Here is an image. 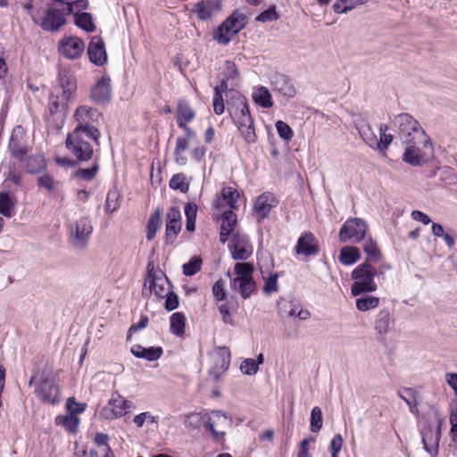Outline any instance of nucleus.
<instances>
[{
  "instance_id": "23",
  "label": "nucleus",
  "mask_w": 457,
  "mask_h": 457,
  "mask_svg": "<svg viewBox=\"0 0 457 457\" xmlns=\"http://www.w3.org/2000/svg\"><path fill=\"white\" fill-rule=\"evenodd\" d=\"M231 287L237 291L244 299H246L255 291L256 283L253 278H235L231 281Z\"/></svg>"
},
{
  "instance_id": "55",
  "label": "nucleus",
  "mask_w": 457,
  "mask_h": 457,
  "mask_svg": "<svg viewBox=\"0 0 457 457\" xmlns=\"http://www.w3.org/2000/svg\"><path fill=\"white\" fill-rule=\"evenodd\" d=\"M279 16L276 11V5H271L268 10L261 12L256 18L257 22H267L278 20Z\"/></svg>"
},
{
  "instance_id": "25",
  "label": "nucleus",
  "mask_w": 457,
  "mask_h": 457,
  "mask_svg": "<svg viewBox=\"0 0 457 457\" xmlns=\"http://www.w3.org/2000/svg\"><path fill=\"white\" fill-rule=\"evenodd\" d=\"M162 208L157 207L154 211V212L150 216L148 221H147V233H146V238L148 241L153 240L155 237L156 232L161 228L162 220Z\"/></svg>"
},
{
  "instance_id": "5",
  "label": "nucleus",
  "mask_w": 457,
  "mask_h": 457,
  "mask_svg": "<svg viewBox=\"0 0 457 457\" xmlns=\"http://www.w3.org/2000/svg\"><path fill=\"white\" fill-rule=\"evenodd\" d=\"M232 94V102H227L228 112L237 127L253 124L246 99L238 92H233Z\"/></svg>"
},
{
  "instance_id": "46",
  "label": "nucleus",
  "mask_w": 457,
  "mask_h": 457,
  "mask_svg": "<svg viewBox=\"0 0 457 457\" xmlns=\"http://www.w3.org/2000/svg\"><path fill=\"white\" fill-rule=\"evenodd\" d=\"M188 147V142L184 137H178L176 141V147L174 150V154L176 157V162L179 164L184 165L187 162V158L183 156L184 151Z\"/></svg>"
},
{
  "instance_id": "43",
  "label": "nucleus",
  "mask_w": 457,
  "mask_h": 457,
  "mask_svg": "<svg viewBox=\"0 0 457 457\" xmlns=\"http://www.w3.org/2000/svg\"><path fill=\"white\" fill-rule=\"evenodd\" d=\"M222 222L220 225V230L228 231L234 233V228L237 225V215L232 210L226 211L223 212L221 217Z\"/></svg>"
},
{
  "instance_id": "62",
  "label": "nucleus",
  "mask_w": 457,
  "mask_h": 457,
  "mask_svg": "<svg viewBox=\"0 0 457 457\" xmlns=\"http://www.w3.org/2000/svg\"><path fill=\"white\" fill-rule=\"evenodd\" d=\"M165 297V309L167 311H173L179 306V297L177 294L172 291H168Z\"/></svg>"
},
{
  "instance_id": "11",
  "label": "nucleus",
  "mask_w": 457,
  "mask_h": 457,
  "mask_svg": "<svg viewBox=\"0 0 457 457\" xmlns=\"http://www.w3.org/2000/svg\"><path fill=\"white\" fill-rule=\"evenodd\" d=\"M85 49L84 41L78 37H63L59 42L58 50L67 59H78Z\"/></svg>"
},
{
  "instance_id": "22",
  "label": "nucleus",
  "mask_w": 457,
  "mask_h": 457,
  "mask_svg": "<svg viewBox=\"0 0 457 457\" xmlns=\"http://www.w3.org/2000/svg\"><path fill=\"white\" fill-rule=\"evenodd\" d=\"M59 87L55 88V92L62 89V96L68 101L77 88L76 79L73 75L62 71L59 73Z\"/></svg>"
},
{
  "instance_id": "57",
  "label": "nucleus",
  "mask_w": 457,
  "mask_h": 457,
  "mask_svg": "<svg viewBox=\"0 0 457 457\" xmlns=\"http://www.w3.org/2000/svg\"><path fill=\"white\" fill-rule=\"evenodd\" d=\"M245 141L248 144L254 143L256 141V134L253 124H246L245 126L237 127Z\"/></svg>"
},
{
  "instance_id": "45",
  "label": "nucleus",
  "mask_w": 457,
  "mask_h": 457,
  "mask_svg": "<svg viewBox=\"0 0 457 457\" xmlns=\"http://www.w3.org/2000/svg\"><path fill=\"white\" fill-rule=\"evenodd\" d=\"M95 112H96V109L87 105H81L77 108L74 117L79 124H89L87 120L91 119Z\"/></svg>"
},
{
  "instance_id": "64",
  "label": "nucleus",
  "mask_w": 457,
  "mask_h": 457,
  "mask_svg": "<svg viewBox=\"0 0 457 457\" xmlns=\"http://www.w3.org/2000/svg\"><path fill=\"white\" fill-rule=\"evenodd\" d=\"M212 293L216 300L222 301L226 298L224 282L222 279L216 281L212 287Z\"/></svg>"
},
{
  "instance_id": "53",
  "label": "nucleus",
  "mask_w": 457,
  "mask_h": 457,
  "mask_svg": "<svg viewBox=\"0 0 457 457\" xmlns=\"http://www.w3.org/2000/svg\"><path fill=\"white\" fill-rule=\"evenodd\" d=\"M221 24L213 31V39L216 40L219 44L226 46L228 45L231 40V32L229 31V29L227 28V29H222Z\"/></svg>"
},
{
  "instance_id": "26",
  "label": "nucleus",
  "mask_w": 457,
  "mask_h": 457,
  "mask_svg": "<svg viewBox=\"0 0 457 457\" xmlns=\"http://www.w3.org/2000/svg\"><path fill=\"white\" fill-rule=\"evenodd\" d=\"M213 7L220 10L221 3L220 0H213L208 3L200 2L195 5V12L199 19L206 21L212 17Z\"/></svg>"
},
{
  "instance_id": "4",
  "label": "nucleus",
  "mask_w": 457,
  "mask_h": 457,
  "mask_svg": "<svg viewBox=\"0 0 457 457\" xmlns=\"http://www.w3.org/2000/svg\"><path fill=\"white\" fill-rule=\"evenodd\" d=\"M376 274V268L368 262L358 265L352 272V278L354 280L351 287L352 295L357 296L363 293L376 291L377 285L374 282Z\"/></svg>"
},
{
  "instance_id": "6",
  "label": "nucleus",
  "mask_w": 457,
  "mask_h": 457,
  "mask_svg": "<svg viewBox=\"0 0 457 457\" xmlns=\"http://www.w3.org/2000/svg\"><path fill=\"white\" fill-rule=\"evenodd\" d=\"M368 230L367 222L361 218L348 219L339 231V240L342 243H360L365 238Z\"/></svg>"
},
{
  "instance_id": "10",
  "label": "nucleus",
  "mask_w": 457,
  "mask_h": 457,
  "mask_svg": "<svg viewBox=\"0 0 457 457\" xmlns=\"http://www.w3.org/2000/svg\"><path fill=\"white\" fill-rule=\"evenodd\" d=\"M8 151L12 158L24 162L29 153V146L25 141L21 127L18 126L12 130L8 144Z\"/></svg>"
},
{
  "instance_id": "59",
  "label": "nucleus",
  "mask_w": 457,
  "mask_h": 457,
  "mask_svg": "<svg viewBox=\"0 0 457 457\" xmlns=\"http://www.w3.org/2000/svg\"><path fill=\"white\" fill-rule=\"evenodd\" d=\"M65 104H61L59 102V92H56V95L54 93L49 97V114L51 116L61 112L62 109H64Z\"/></svg>"
},
{
  "instance_id": "18",
  "label": "nucleus",
  "mask_w": 457,
  "mask_h": 457,
  "mask_svg": "<svg viewBox=\"0 0 457 457\" xmlns=\"http://www.w3.org/2000/svg\"><path fill=\"white\" fill-rule=\"evenodd\" d=\"M297 254L305 256L315 255L319 253V245L315 237L311 233H305L299 237L295 246Z\"/></svg>"
},
{
  "instance_id": "47",
  "label": "nucleus",
  "mask_w": 457,
  "mask_h": 457,
  "mask_svg": "<svg viewBox=\"0 0 457 457\" xmlns=\"http://www.w3.org/2000/svg\"><path fill=\"white\" fill-rule=\"evenodd\" d=\"M99 170L98 162L96 161L93 166L90 169H79L75 171L74 177L78 179H82L86 181L92 180Z\"/></svg>"
},
{
  "instance_id": "12",
  "label": "nucleus",
  "mask_w": 457,
  "mask_h": 457,
  "mask_svg": "<svg viewBox=\"0 0 457 457\" xmlns=\"http://www.w3.org/2000/svg\"><path fill=\"white\" fill-rule=\"evenodd\" d=\"M93 227L87 218H80L75 224L74 229L71 232V240L72 245L79 249L86 246L90 235L92 234Z\"/></svg>"
},
{
  "instance_id": "19",
  "label": "nucleus",
  "mask_w": 457,
  "mask_h": 457,
  "mask_svg": "<svg viewBox=\"0 0 457 457\" xmlns=\"http://www.w3.org/2000/svg\"><path fill=\"white\" fill-rule=\"evenodd\" d=\"M278 201L271 193H264L259 195L254 203L253 210L261 219L269 216L271 209L276 206Z\"/></svg>"
},
{
  "instance_id": "29",
  "label": "nucleus",
  "mask_w": 457,
  "mask_h": 457,
  "mask_svg": "<svg viewBox=\"0 0 457 457\" xmlns=\"http://www.w3.org/2000/svg\"><path fill=\"white\" fill-rule=\"evenodd\" d=\"M408 146L406 147L403 160L406 163H409L412 166H420L422 163V155L420 154V150L416 147L417 144H406Z\"/></svg>"
},
{
  "instance_id": "28",
  "label": "nucleus",
  "mask_w": 457,
  "mask_h": 457,
  "mask_svg": "<svg viewBox=\"0 0 457 457\" xmlns=\"http://www.w3.org/2000/svg\"><path fill=\"white\" fill-rule=\"evenodd\" d=\"M15 200L8 192H0V213L11 218L14 213Z\"/></svg>"
},
{
  "instance_id": "40",
  "label": "nucleus",
  "mask_w": 457,
  "mask_h": 457,
  "mask_svg": "<svg viewBox=\"0 0 457 457\" xmlns=\"http://www.w3.org/2000/svg\"><path fill=\"white\" fill-rule=\"evenodd\" d=\"M125 399L119 394H113L109 401V405L112 407L111 411L114 417H121L125 415L124 411Z\"/></svg>"
},
{
  "instance_id": "14",
  "label": "nucleus",
  "mask_w": 457,
  "mask_h": 457,
  "mask_svg": "<svg viewBox=\"0 0 457 457\" xmlns=\"http://www.w3.org/2000/svg\"><path fill=\"white\" fill-rule=\"evenodd\" d=\"M72 404L79 405V403L75 402L74 398H69L67 401V410L70 413L65 416H58L55 422L56 424L65 428L66 430L75 433L79 423L77 414L83 412L85 408L73 409Z\"/></svg>"
},
{
  "instance_id": "51",
  "label": "nucleus",
  "mask_w": 457,
  "mask_h": 457,
  "mask_svg": "<svg viewBox=\"0 0 457 457\" xmlns=\"http://www.w3.org/2000/svg\"><path fill=\"white\" fill-rule=\"evenodd\" d=\"M202 266V259L200 257H193L187 263L182 267L183 273L186 276H194L200 271Z\"/></svg>"
},
{
  "instance_id": "9",
  "label": "nucleus",
  "mask_w": 457,
  "mask_h": 457,
  "mask_svg": "<svg viewBox=\"0 0 457 457\" xmlns=\"http://www.w3.org/2000/svg\"><path fill=\"white\" fill-rule=\"evenodd\" d=\"M440 436V420H438L436 430L429 422H427L421 429L423 447L431 457H436L438 454Z\"/></svg>"
},
{
  "instance_id": "35",
  "label": "nucleus",
  "mask_w": 457,
  "mask_h": 457,
  "mask_svg": "<svg viewBox=\"0 0 457 457\" xmlns=\"http://www.w3.org/2000/svg\"><path fill=\"white\" fill-rule=\"evenodd\" d=\"M390 313L386 310H382L378 312L375 320V329L379 334H386L390 330Z\"/></svg>"
},
{
  "instance_id": "36",
  "label": "nucleus",
  "mask_w": 457,
  "mask_h": 457,
  "mask_svg": "<svg viewBox=\"0 0 457 457\" xmlns=\"http://www.w3.org/2000/svg\"><path fill=\"white\" fill-rule=\"evenodd\" d=\"M186 317L182 312H175L170 317V332L176 336L185 333Z\"/></svg>"
},
{
  "instance_id": "30",
  "label": "nucleus",
  "mask_w": 457,
  "mask_h": 457,
  "mask_svg": "<svg viewBox=\"0 0 457 457\" xmlns=\"http://www.w3.org/2000/svg\"><path fill=\"white\" fill-rule=\"evenodd\" d=\"M145 283H149V289L148 292L143 290V296H147L148 295H151L152 292H154L158 298L165 297V295L168 291H166L164 287L163 279L162 278H152L151 279L145 281Z\"/></svg>"
},
{
  "instance_id": "56",
  "label": "nucleus",
  "mask_w": 457,
  "mask_h": 457,
  "mask_svg": "<svg viewBox=\"0 0 457 457\" xmlns=\"http://www.w3.org/2000/svg\"><path fill=\"white\" fill-rule=\"evenodd\" d=\"M37 181L38 187L46 188L48 191H53L58 185V182L55 181L52 176L46 173L38 176Z\"/></svg>"
},
{
  "instance_id": "31",
  "label": "nucleus",
  "mask_w": 457,
  "mask_h": 457,
  "mask_svg": "<svg viewBox=\"0 0 457 457\" xmlns=\"http://www.w3.org/2000/svg\"><path fill=\"white\" fill-rule=\"evenodd\" d=\"M361 258L360 251L355 246H345L339 253V261L345 265H352Z\"/></svg>"
},
{
  "instance_id": "2",
  "label": "nucleus",
  "mask_w": 457,
  "mask_h": 457,
  "mask_svg": "<svg viewBox=\"0 0 457 457\" xmlns=\"http://www.w3.org/2000/svg\"><path fill=\"white\" fill-rule=\"evenodd\" d=\"M29 386L34 387V394L43 403L55 404L61 401L59 386L51 371H34L29 380Z\"/></svg>"
},
{
  "instance_id": "33",
  "label": "nucleus",
  "mask_w": 457,
  "mask_h": 457,
  "mask_svg": "<svg viewBox=\"0 0 457 457\" xmlns=\"http://www.w3.org/2000/svg\"><path fill=\"white\" fill-rule=\"evenodd\" d=\"M74 23L87 32H93L96 29L92 15L89 12H76Z\"/></svg>"
},
{
  "instance_id": "49",
  "label": "nucleus",
  "mask_w": 457,
  "mask_h": 457,
  "mask_svg": "<svg viewBox=\"0 0 457 457\" xmlns=\"http://www.w3.org/2000/svg\"><path fill=\"white\" fill-rule=\"evenodd\" d=\"M363 251L367 254L370 261L378 262L380 259V252L377 246L376 242L371 238L364 243Z\"/></svg>"
},
{
  "instance_id": "32",
  "label": "nucleus",
  "mask_w": 457,
  "mask_h": 457,
  "mask_svg": "<svg viewBox=\"0 0 457 457\" xmlns=\"http://www.w3.org/2000/svg\"><path fill=\"white\" fill-rule=\"evenodd\" d=\"M418 392L413 388H403L399 392V396L408 404L410 411L418 414Z\"/></svg>"
},
{
  "instance_id": "63",
  "label": "nucleus",
  "mask_w": 457,
  "mask_h": 457,
  "mask_svg": "<svg viewBox=\"0 0 457 457\" xmlns=\"http://www.w3.org/2000/svg\"><path fill=\"white\" fill-rule=\"evenodd\" d=\"M343 442V437L340 434H337L333 436L329 445L331 455H338V453L342 449Z\"/></svg>"
},
{
  "instance_id": "61",
  "label": "nucleus",
  "mask_w": 457,
  "mask_h": 457,
  "mask_svg": "<svg viewBox=\"0 0 457 457\" xmlns=\"http://www.w3.org/2000/svg\"><path fill=\"white\" fill-rule=\"evenodd\" d=\"M278 275H270L265 281L263 291L265 294H271L278 291Z\"/></svg>"
},
{
  "instance_id": "44",
  "label": "nucleus",
  "mask_w": 457,
  "mask_h": 457,
  "mask_svg": "<svg viewBox=\"0 0 457 457\" xmlns=\"http://www.w3.org/2000/svg\"><path fill=\"white\" fill-rule=\"evenodd\" d=\"M186 176L183 173H177L170 179V187L172 189L179 190L182 193H187L189 189V184L186 181Z\"/></svg>"
},
{
  "instance_id": "41",
  "label": "nucleus",
  "mask_w": 457,
  "mask_h": 457,
  "mask_svg": "<svg viewBox=\"0 0 457 457\" xmlns=\"http://www.w3.org/2000/svg\"><path fill=\"white\" fill-rule=\"evenodd\" d=\"M206 414H202L200 412H192L187 416L185 420V427L189 430H194L199 428L203 423L205 421Z\"/></svg>"
},
{
  "instance_id": "38",
  "label": "nucleus",
  "mask_w": 457,
  "mask_h": 457,
  "mask_svg": "<svg viewBox=\"0 0 457 457\" xmlns=\"http://www.w3.org/2000/svg\"><path fill=\"white\" fill-rule=\"evenodd\" d=\"M359 133L364 142L371 148L375 149L376 145H378V137L376 134L373 132L370 124L361 125L359 129Z\"/></svg>"
},
{
  "instance_id": "1",
  "label": "nucleus",
  "mask_w": 457,
  "mask_h": 457,
  "mask_svg": "<svg viewBox=\"0 0 457 457\" xmlns=\"http://www.w3.org/2000/svg\"><path fill=\"white\" fill-rule=\"evenodd\" d=\"M100 131L90 124H79L71 133L67 135L65 147L79 162L89 161L94 154V149L89 139L99 145Z\"/></svg>"
},
{
  "instance_id": "52",
  "label": "nucleus",
  "mask_w": 457,
  "mask_h": 457,
  "mask_svg": "<svg viewBox=\"0 0 457 457\" xmlns=\"http://www.w3.org/2000/svg\"><path fill=\"white\" fill-rule=\"evenodd\" d=\"M221 197L227 201L231 209H235L237 207L236 204L239 197V193L236 188L227 187L222 189Z\"/></svg>"
},
{
  "instance_id": "39",
  "label": "nucleus",
  "mask_w": 457,
  "mask_h": 457,
  "mask_svg": "<svg viewBox=\"0 0 457 457\" xmlns=\"http://www.w3.org/2000/svg\"><path fill=\"white\" fill-rule=\"evenodd\" d=\"M379 298L372 295H365L356 300V308L361 312L374 309L378 305Z\"/></svg>"
},
{
  "instance_id": "42",
  "label": "nucleus",
  "mask_w": 457,
  "mask_h": 457,
  "mask_svg": "<svg viewBox=\"0 0 457 457\" xmlns=\"http://www.w3.org/2000/svg\"><path fill=\"white\" fill-rule=\"evenodd\" d=\"M195 116L194 111L186 101H179L178 104V123L179 121L188 122Z\"/></svg>"
},
{
  "instance_id": "16",
  "label": "nucleus",
  "mask_w": 457,
  "mask_h": 457,
  "mask_svg": "<svg viewBox=\"0 0 457 457\" xmlns=\"http://www.w3.org/2000/svg\"><path fill=\"white\" fill-rule=\"evenodd\" d=\"M89 61L96 66H103L107 62L104 42L100 37H93L88 44Z\"/></svg>"
},
{
  "instance_id": "15",
  "label": "nucleus",
  "mask_w": 457,
  "mask_h": 457,
  "mask_svg": "<svg viewBox=\"0 0 457 457\" xmlns=\"http://www.w3.org/2000/svg\"><path fill=\"white\" fill-rule=\"evenodd\" d=\"M66 23V18L63 17V12L59 8H48L41 20L40 27L50 32L58 31Z\"/></svg>"
},
{
  "instance_id": "13",
  "label": "nucleus",
  "mask_w": 457,
  "mask_h": 457,
  "mask_svg": "<svg viewBox=\"0 0 457 457\" xmlns=\"http://www.w3.org/2000/svg\"><path fill=\"white\" fill-rule=\"evenodd\" d=\"M166 217L164 241L165 244L171 245L181 230V213L179 209L175 206L170 207L167 212Z\"/></svg>"
},
{
  "instance_id": "3",
  "label": "nucleus",
  "mask_w": 457,
  "mask_h": 457,
  "mask_svg": "<svg viewBox=\"0 0 457 457\" xmlns=\"http://www.w3.org/2000/svg\"><path fill=\"white\" fill-rule=\"evenodd\" d=\"M399 138L403 144H424L432 145L430 138L420 127L419 121L409 113H400L395 117Z\"/></svg>"
},
{
  "instance_id": "48",
  "label": "nucleus",
  "mask_w": 457,
  "mask_h": 457,
  "mask_svg": "<svg viewBox=\"0 0 457 457\" xmlns=\"http://www.w3.org/2000/svg\"><path fill=\"white\" fill-rule=\"evenodd\" d=\"M253 270V265L250 262H237L234 267V271L237 275V278H253L252 273Z\"/></svg>"
},
{
  "instance_id": "24",
  "label": "nucleus",
  "mask_w": 457,
  "mask_h": 457,
  "mask_svg": "<svg viewBox=\"0 0 457 457\" xmlns=\"http://www.w3.org/2000/svg\"><path fill=\"white\" fill-rule=\"evenodd\" d=\"M130 352L136 358L145 359L149 361L158 360L163 353L162 348L160 346L145 348L140 345H134Z\"/></svg>"
},
{
  "instance_id": "54",
  "label": "nucleus",
  "mask_w": 457,
  "mask_h": 457,
  "mask_svg": "<svg viewBox=\"0 0 457 457\" xmlns=\"http://www.w3.org/2000/svg\"><path fill=\"white\" fill-rule=\"evenodd\" d=\"M278 136L285 141H289L294 136L290 126L282 120H278L275 124Z\"/></svg>"
},
{
  "instance_id": "17",
  "label": "nucleus",
  "mask_w": 457,
  "mask_h": 457,
  "mask_svg": "<svg viewBox=\"0 0 457 457\" xmlns=\"http://www.w3.org/2000/svg\"><path fill=\"white\" fill-rule=\"evenodd\" d=\"M112 95L111 79L103 76L93 87L91 98L97 104H105L110 101Z\"/></svg>"
},
{
  "instance_id": "7",
  "label": "nucleus",
  "mask_w": 457,
  "mask_h": 457,
  "mask_svg": "<svg viewBox=\"0 0 457 457\" xmlns=\"http://www.w3.org/2000/svg\"><path fill=\"white\" fill-rule=\"evenodd\" d=\"M228 248L234 260L245 261L253 253V247L248 237L238 231L232 234Z\"/></svg>"
},
{
  "instance_id": "58",
  "label": "nucleus",
  "mask_w": 457,
  "mask_h": 457,
  "mask_svg": "<svg viewBox=\"0 0 457 457\" xmlns=\"http://www.w3.org/2000/svg\"><path fill=\"white\" fill-rule=\"evenodd\" d=\"M259 370L258 363L253 359H245L240 364V370L245 375H254Z\"/></svg>"
},
{
  "instance_id": "20",
  "label": "nucleus",
  "mask_w": 457,
  "mask_h": 457,
  "mask_svg": "<svg viewBox=\"0 0 457 457\" xmlns=\"http://www.w3.org/2000/svg\"><path fill=\"white\" fill-rule=\"evenodd\" d=\"M246 22V15L237 10L221 23L220 30L228 28L231 35H236L245 27Z\"/></svg>"
},
{
  "instance_id": "21",
  "label": "nucleus",
  "mask_w": 457,
  "mask_h": 457,
  "mask_svg": "<svg viewBox=\"0 0 457 457\" xmlns=\"http://www.w3.org/2000/svg\"><path fill=\"white\" fill-rule=\"evenodd\" d=\"M271 84L273 88L278 91L282 96L294 97L295 95V88L286 75L279 73L274 74L271 78Z\"/></svg>"
},
{
  "instance_id": "34",
  "label": "nucleus",
  "mask_w": 457,
  "mask_h": 457,
  "mask_svg": "<svg viewBox=\"0 0 457 457\" xmlns=\"http://www.w3.org/2000/svg\"><path fill=\"white\" fill-rule=\"evenodd\" d=\"M253 99L257 104L263 108H270L273 104L271 101V95L264 87H260L253 92Z\"/></svg>"
},
{
  "instance_id": "37",
  "label": "nucleus",
  "mask_w": 457,
  "mask_h": 457,
  "mask_svg": "<svg viewBox=\"0 0 457 457\" xmlns=\"http://www.w3.org/2000/svg\"><path fill=\"white\" fill-rule=\"evenodd\" d=\"M388 130V126L386 124H381L379 127V139H378V145H376L375 149L380 152H386L393 140V136L391 134H386V132Z\"/></svg>"
},
{
  "instance_id": "8",
  "label": "nucleus",
  "mask_w": 457,
  "mask_h": 457,
  "mask_svg": "<svg viewBox=\"0 0 457 457\" xmlns=\"http://www.w3.org/2000/svg\"><path fill=\"white\" fill-rule=\"evenodd\" d=\"M212 367L209 370V375L212 376L215 380H219L220 377L228 369L230 362V352L228 347H217L211 353Z\"/></svg>"
},
{
  "instance_id": "27",
  "label": "nucleus",
  "mask_w": 457,
  "mask_h": 457,
  "mask_svg": "<svg viewBox=\"0 0 457 457\" xmlns=\"http://www.w3.org/2000/svg\"><path fill=\"white\" fill-rule=\"evenodd\" d=\"M24 162H26L25 169L28 173H39L46 168V162L42 154H34L28 158L25 157Z\"/></svg>"
},
{
  "instance_id": "60",
  "label": "nucleus",
  "mask_w": 457,
  "mask_h": 457,
  "mask_svg": "<svg viewBox=\"0 0 457 457\" xmlns=\"http://www.w3.org/2000/svg\"><path fill=\"white\" fill-rule=\"evenodd\" d=\"M118 194L116 191H109L106 197L105 210L107 212H113L118 208Z\"/></svg>"
},
{
  "instance_id": "50",
  "label": "nucleus",
  "mask_w": 457,
  "mask_h": 457,
  "mask_svg": "<svg viewBox=\"0 0 457 457\" xmlns=\"http://www.w3.org/2000/svg\"><path fill=\"white\" fill-rule=\"evenodd\" d=\"M322 411L320 407H314L311 412V430L317 433L322 428Z\"/></svg>"
}]
</instances>
